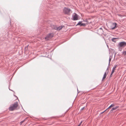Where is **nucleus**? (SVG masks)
<instances>
[{
  "instance_id": "1",
  "label": "nucleus",
  "mask_w": 126,
  "mask_h": 126,
  "mask_svg": "<svg viewBox=\"0 0 126 126\" xmlns=\"http://www.w3.org/2000/svg\"><path fill=\"white\" fill-rule=\"evenodd\" d=\"M18 106V103L17 102H16L11 105L9 108V110L10 111H13L16 110Z\"/></svg>"
},
{
  "instance_id": "6",
  "label": "nucleus",
  "mask_w": 126,
  "mask_h": 126,
  "mask_svg": "<svg viewBox=\"0 0 126 126\" xmlns=\"http://www.w3.org/2000/svg\"><path fill=\"white\" fill-rule=\"evenodd\" d=\"M119 46L120 47H124L126 46V43L125 42H122L119 43Z\"/></svg>"
},
{
  "instance_id": "18",
  "label": "nucleus",
  "mask_w": 126,
  "mask_h": 126,
  "mask_svg": "<svg viewBox=\"0 0 126 126\" xmlns=\"http://www.w3.org/2000/svg\"><path fill=\"white\" fill-rule=\"evenodd\" d=\"M110 60H110H110H109L110 62ZM110 62H109V63H110Z\"/></svg>"
},
{
  "instance_id": "7",
  "label": "nucleus",
  "mask_w": 126,
  "mask_h": 126,
  "mask_svg": "<svg viewBox=\"0 0 126 126\" xmlns=\"http://www.w3.org/2000/svg\"><path fill=\"white\" fill-rule=\"evenodd\" d=\"M117 24L116 23H113L112 24V25L111 26V28L112 29H114L116 27Z\"/></svg>"
},
{
  "instance_id": "3",
  "label": "nucleus",
  "mask_w": 126,
  "mask_h": 126,
  "mask_svg": "<svg viewBox=\"0 0 126 126\" xmlns=\"http://www.w3.org/2000/svg\"><path fill=\"white\" fill-rule=\"evenodd\" d=\"M53 36V34L52 33L49 34L46 36L45 38V39L46 40H48L51 39Z\"/></svg>"
},
{
  "instance_id": "15",
  "label": "nucleus",
  "mask_w": 126,
  "mask_h": 126,
  "mask_svg": "<svg viewBox=\"0 0 126 126\" xmlns=\"http://www.w3.org/2000/svg\"><path fill=\"white\" fill-rule=\"evenodd\" d=\"M114 106V104H111L110 106V107H111Z\"/></svg>"
},
{
  "instance_id": "17",
  "label": "nucleus",
  "mask_w": 126,
  "mask_h": 126,
  "mask_svg": "<svg viewBox=\"0 0 126 126\" xmlns=\"http://www.w3.org/2000/svg\"><path fill=\"white\" fill-rule=\"evenodd\" d=\"M116 39V38H113V39H112V41H113L114 42V40H115Z\"/></svg>"
},
{
  "instance_id": "9",
  "label": "nucleus",
  "mask_w": 126,
  "mask_h": 126,
  "mask_svg": "<svg viewBox=\"0 0 126 126\" xmlns=\"http://www.w3.org/2000/svg\"><path fill=\"white\" fill-rule=\"evenodd\" d=\"M116 67V66H114L113 67L111 73V75H110V76H111V75H112L113 74L114 72Z\"/></svg>"
},
{
  "instance_id": "10",
  "label": "nucleus",
  "mask_w": 126,
  "mask_h": 126,
  "mask_svg": "<svg viewBox=\"0 0 126 126\" xmlns=\"http://www.w3.org/2000/svg\"><path fill=\"white\" fill-rule=\"evenodd\" d=\"M118 106H116L115 108H112L111 110V111H112L113 110H116L118 108Z\"/></svg>"
},
{
  "instance_id": "12",
  "label": "nucleus",
  "mask_w": 126,
  "mask_h": 126,
  "mask_svg": "<svg viewBox=\"0 0 126 126\" xmlns=\"http://www.w3.org/2000/svg\"><path fill=\"white\" fill-rule=\"evenodd\" d=\"M123 54L124 55H126V51H124L123 52Z\"/></svg>"
},
{
  "instance_id": "16",
  "label": "nucleus",
  "mask_w": 126,
  "mask_h": 126,
  "mask_svg": "<svg viewBox=\"0 0 126 126\" xmlns=\"http://www.w3.org/2000/svg\"><path fill=\"white\" fill-rule=\"evenodd\" d=\"M82 123V121H81L80 123L79 124V125L78 126H80L81 124Z\"/></svg>"
},
{
  "instance_id": "8",
  "label": "nucleus",
  "mask_w": 126,
  "mask_h": 126,
  "mask_svg": "<svg viewBox=\"0 0 126 126\" xmlns=\"http://www.w3.org/2000/svg\"><path fill=\"white\" fill-rule=\"evenodd\" d=\"M63 26H60L58 27H56L54 29L58 30H61L63 28Z\"/></svg>"
},
{
  "instance_id": "14",
  "label": "nucleus",
  "mask_w": 126,
  "mask_h": 126,
  "mask_svg": "<svg viewBox=\"0 0 126 126\" xmlns=\"http://www.w3.org/2000/svg\"><path fill=\"white\" fill-rule=\"evenodd\" d=\"M25 121V120H24L23 121H21V122H20V125H21Z\"/></svg>"
},
{
  "instance_id": "13",
  "label": "nucleus",
  "mask_w": 126,
  "mask_h": 126,
  "mask_svg": "<svg viewBox=\"0 0 126 126\" xmlns=\"http://www.w3.org/2000/svg\"><path fill=\"white\" fill-rule=\"evenodd\" d=\"M111 108V107H110V106L109 107V108L107 109L105 111H104L103 112H102V113H103L105 111H106L108 109H110Z\"/></svg>"
},
{
  "instance_id": "11",
  "label": "nucleus",
  "mask_w": 126,
  "mask_h": 126,
  "mask_svg": "<svg viewBox=\"0 0 126 126\" xmlns=\"http://www.w3.org/2000/svg\"><path fill=\"white\" fill-rule=\"evenodd\" d=\"M77 25H80L81 26L83 25V24L81 23V22H79L77 24Z\"/></svg>"
},
{
  "instance_id": "5",
  "label": "nucleus",
  "mask_w": 126,
  "mask_h": 126,
  "mask_svg": "<svg viewBox=\"0 0 126 126\" xmlns=\"http://www.w3.org/2000/svg\"><path fill=\"white\" fill-rule=\"evenodd\" d=\"M109 72V70L107 69L104 74L103 77V78L102 80H103L106 78L107 75L108 74Z\"/></svg>"
},
{
  "instance_id": "2",
  "label": "nucleus",
  "mask_w": 126,
  "mask_h": 126,
  "mask_svg": "<svg viewBox=\"0 0 126 126\" xmlns=\"http://www.w3.org/2000/svg\"><path fill=\"white\" fill-rule=\"evenodd\" d=\"M71 11L70 9L65 7L63 9V12L65 14H69L70 12Z\"/></svg>"
},
{
  "instance_id": "19",
  "label": "nucleus",
  "mask_w": 126,
  "mask_h": 126,
  "mask_svg": "<svg viewBox=\"0 0 126 126\" xmlns=\"http://www.w3.org/2000/svg\"><path fill=\"white\" fill-rule=\"evenodd\" d=\"M84 108H83L82 109V110H83L84 109Z\"/></svg>"
},
{
  "instance_id": "4",
  "label": "nucleus",
  "mask_w": 126,
  "mask_h": 126,
  "mask_svg": "<svg viewBox=\"0 0 126 126\" xmlns=\"http://www.w3.org/2000/svg\"><path fill=\"white\" fill-rule=\"evenodd\" d=\"M72 17L74 20H77L78 19V15L76 13H74Z\"/></svg>"
}]
</instances>
